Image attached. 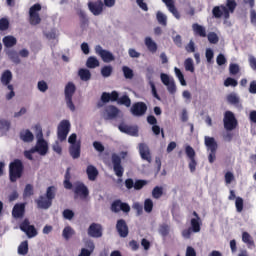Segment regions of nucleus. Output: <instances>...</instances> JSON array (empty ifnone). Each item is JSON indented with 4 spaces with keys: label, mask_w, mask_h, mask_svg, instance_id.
Masks as SVG:
<instances>
[{
    "label": "nucleus",
    "mask_w": 256,
    "mask_h": 256,
    "mask_svg": "<svg viewBox=\"0 0 256 256\" xmlns=\"http://www.w3.org/2000/svg\"><path fill=\"white\" fill-rule=\"evenodd\" d=\"M235 9H237V1L235 0H226V5L215 6L212 9V15L215 19H229L231 17V13H235Z\"/></svg>",
    "instance_id": "f257e3e1"
},
{
    "label": "nucleus",
    "mask_w": 256,
    "mask_h": 256,
    "mask_svg": "<svg viewBox=\"0 0 256 256\" xmlns=\"http://www.w3.org/2000/svg\"><path fill=\"white\" fill-rule=\"evenodd\" d=\"M57 193V188L55 186H50L46 190V196H39L36 200L38 209H49L53 205V199H55Z\"/></svg>",
    "instance_id": "f03ea898"
},
{
    "label": "nucleus",
    "mask_w": 256,
    "mask_h": 256,
    "mask_svg": "<svg viewBox=\"0 0 256 256\" xmlns=\"http://www.w3.org/2000/svg\"><path fill=\"white\" fill-rule=\"evenodd\" d=\"M25 167L23 166V162L14 161L9 165V180L11 183H17L18 179L23 177V170Z\"/></svg>",
    "instance_id": "7ed1b4c3"
},
{
    "label": "nucleus",
    "mask_w": 256,
    "mask_h": 256,
    "mask_svg": "<svg viewBox=\"0 0 256 256\" xmlns=\"http://www.w3.org/2000/svg\"><path fill=\"white\" fill-rule=\"evenodd\" d=\"M77 87L73 82H68L64 89L65 102L70 111H75V104H73V95H75Z\"/></svg>",
    "instance_id": "20e7f679"
},
{
    "label": "nucleus",
    "mask_w": 256,
    "mask_h": 256,
    "mask_svg": "<svg viewBox=\"0 0 256 256\" xmlns=\"http://www.w3.org/2000/svg\"><path fill=\"white\" fill-rule=\"evenodd\" d=\"M204 144L207 148V151H210L208 161H215L218 147L217 141H215V138L213 137L205 136Z\"/></svg>",
    "instance_id": "39448f33"
},
{
    "label": "nucleus",
    "mask_w": 256,
    "mask_h": 256,
    "mask_svg": "<svg viewBox=\"0 0 256 256\" xmlns=\"http://www.w3.org/2000/svg\"><path fill=\"white\" fill-rule=\"evenodd\" d=\"M74 198L85 200L89 197V188L83 182H76L73 188Z\"/></svg>",
    "instance_id": "423d86ee"
},
{
    "label": "nucleus",
    "mask_w": 256,
    "mask_h": 256,
    "mask_svg": "<svg viewBox=\"0 0 256 256\" xmlns=\"http://www.w3.org/2000/svg\"><path fill=\"white\" fill-rule=\"evenodd\" d=\"M69 131H71V122L69 120H62L58 125L57 137L63 142L67 140V136L69 135Z\"/></svg>",
    "instance_id": "0eeeda50"
},
{
    "label": "nucleus",
    "mask_w": 256,
    "mask_h": 256,
    "mask_svg": "<svg viewBox=\"0 0 256 256\" xmlns=\"http://www.w3.org/2000/svg\"><path fill=\"white\" fill-rule=\"evenodd\" d=\"M41 4L36 3L32 5L29 9V23L30 25H39L41 23V16H39V11H41Z\"/></svg>",
    "instance_id": "6e6552de"
},
{
    "label": "nucleus",
    "mask_w": 256,
    "mask_h": 256,
    "mask_svg": "<svg viewBox=\"0 0 256 256\" xmlns=\"http://www.w3.org/2000/svg\"><path fill=\"white\" fill-rule=\"evenodd\" d=\"M223 123L226 131H233V129H237V118H235V114H233L231 111L225 112Z\"/></svg>",
    "instance_id": "1a4fd4ad"
},
{
    "label": "nucleus",
    "mask_w": 256,
    "mask_h": 256,
    "mask_svg": "<svg viewBox=\"0 0 256 256\" xmlns=\"http://www.w3.org/2000/svg\"><path fill=\"white\" fill-rule=\"evenodd\" d=\"M110 211H112V213H119L120 211H123V213H130L131 206H129L127 202H123L120 199H117L112 202Z\"/></svg>",
    "instance_id": "9d476101"
},
{
    "label": "nucleus",
    "mask_w": 256,
    "mask_h": 256,
    "mask_svg": "<svg viewBox=\"0 0 256 256\" xmlns=\"http://www.w3.org/2000/svg\"><path fill=\"white\" fill-rule=\"evenodd\" d=\"M160 78L163 85L167 87L170 95H175V93H177V85H175V80L173 78H170L169 75L165 73H161Z\"/></svg>",
    "instance_id": "9b49d317"
},
{
    "label": "nucleus",
    "mask_w": 256,
    "mask_h": 256,
    "mask_svg": "<svg viewBox=\"0 0 256 256\" xmlns=\"http://www.w3.org/2000/svg\"><path fill=\"white\" fill-rule=\"evenodd\" d=\"M95 53L96 55H99V57H101L104 63H111V61L115 60V56L113 55V53L109 52V50L103 49L101 45L95 46Z\"/></svg>",
    "instance_id": "f8f14e48"
},
{
    "label": "nucleus",
    "mask_w": 256,
    "mask_h": 256,
    "mask_svg": "<svg viewBox=\"0 0 256 256\" xmlns=\"http://www.w3.org/2000/svg\"><path fill=\"white\" fill-rule=\"evenodd\" d=\"M20 229L21 231L26 233L29 239H32V237H37V229H35V226L31 225V223L29 222V219H25L20 224Z\"/></svg>",
    "instance_id": "ddd939ff"
},
{
    "label": "nucleus",
    "mask_w": 256,
    "mask_h": 256,
    "mask_svg": "<svg viewBox=\"0 0 256 256\" xmlns=\"http://www.w3.org/2000/svg\"><path fill=\"white\" fill-rule=\"evenodd\" d=\"M131 113L135 117H142V115H145L147 113V104L144 102H136L131 107Z\"/></svg>",
    "instance_id": "4468645a"
},
{
    "label": "nucleus",
    "mask_w": 256,
    "mask_h": 256,
    "mask_svg": "<svg viewBox=\"0 0 256 256\" xmlns=\"http://www.w3.org/2000/svg\"><path fill=\"white\" fill-rule=\"evenodd\" d=\"M89 237H93L94 239H99L103 237V226L98 223H92L88 228Z\"/></svg>",
    "instance_id": "2eb2a0df"
},
{
    "label": "nucleus",
    "mask_w": 256,
    "mask_h": 256,
    "mask_svg": "<svg viewBox=\"0 0 256 256\" xmlns=\"http://www.w3.org/2000/svg\"><path fill=\"white\" fill-rule=\"evenodd\" d=\"M116 230L120 237L125 238L129 235V226L127 225V221L125 219H119L116 222Z\"/></svg>",
    "instance_id": "dca6fc26"
},
{
    "label": "nucleus",
    "mask_w": 256,
    "mask_h": 256,
    "mask_svg": "<svg viewBox=\"0 0 256 256\" xmlns=\"http://www.w3.org/2000/svg\"><path fill=\"white\" fill-rule=\"evenodd\" d=\"M103 7H104V4H103V1L101 0L88 3L89 11H91V13L95 16L101 15V13H103Z\"/></svg>",
    "instance_id": "f3484780"
},
{
    "label": "nucleus",
    "mask_w": 256,
    "mask_h": 256,
    "mask_svg": "<svg viewBox=\"0 0 256 256\" xmlns=\"http://www.w3.org/2000/svg\"><path fill=\"white\" fill-rule=\"evenodd\" d=\"M192 215L195 218L190 220V228L192 229L193 233H199L201 231V217L196 211H193Z\"/></svg>",
    "instance_id": "a211bd4d"
},
{
    "label": "nucleus",
    "mask_w": 256,
    "mask_h": 256,
    "mask_svg": "<svg viewBox=\"0 0 256 256\" xmlns=\"http://www.w3.org/2000/svg\"><path fill=\"white\" fill-rule=\"evenodd\" d=\"M118 129L119 131H121V133H126V135H131L132 137H137L139 130L133 126H129L125 123H121L120 125H118Z\"/></svg>",
    "instance_id": "6ab92c4d"
},
{
    "label": "nucleus",
    "mask_w": 256,
    "mask_h": 256,
    "mask_svg": "<svg viewBox=\"0 0 256 256\" xmlns=\"http://www.w3.org/2000/svg\"><path fill=\"white\" fill-rule=\"evenodd\" d=\"M101 101L102 103H109V101H112L114 103L115 101H119V92L117 91H112L111 93L109 92H103L101 95Z\"/></svg>",
    "instance_id": "aec40b11"
},
{
    "label": "nucleus",
    "mask_w": 256,
    "mask_h": 256,
    "mask_svg": "<svg viewBox=\"0 0 256 256\" xmlns=\"http://www.w3.org/2000/svg\"><path fill=\"white\" fill-rule=\"evenodd\" d=\"M119 108H117L116 106L110 105L105 109V119L106 121H111L113 119H116V117L119 116Z\"/></svg>",
    "instance_id": "412c9836"
},
{
    "label": "nucleus",
    "mask_w": 256,
    "mask_h": 256,
    "mask_svg": "<svg viewBox=\"0 0 256 256\" xmlns=\"http://www.w3.org/2000/svg\"><path fill=\"white\" fill-rule=\"evenodd\" d=\"M34 151H36V153H39V155H47V151H49L47 141L37 140L36 146L34 147Z\"/></svg>",
    "instance_id": "4be33fe9"
},
{
    "label": "nucleus",
    "mask_w": 256,
    "mask_h": 256,
    "mask_svg": "<svg viewBox=\"0 0 256 256\" xmlns=\"http://www.w3.org/2000/svg\"><path fill=\"white\" fill-rule=\"evenodd\" d=\"M139 153L141 155V159L144 161H151V152L149 151V146L145 143H141L139 145Z\"/></svg>",
    "instance_id": "5701e85b"
},
{
    "label": "nucleus",
    "mask_w": 256,
    "mask_h": 256,
    "mask_svg": "<svg viewBox=\"0 0 256 256\" xmlns=\"http://www.w3.org/2000/svg\"><path fill=\"white\" fill-rule=\"evenodd\" d=\"M25 215V204H15L12 210V216L15 219H21Z\"/></svg>",
    "instance_id": "b1692460"
},
{
    "label": "nucleus",
    "mask_w": 256,
    "mask_h": 256,
    "mask_svg": "<svg viewBox=\"0 0 256 256\" xmlns=\"http://www.w3.org/2000/svg\"><path fill=\"white\" fill-rule=\"evenodd\" d=\"M192 30L194 32V35H196L197 37H202V38L207 37V29L205 28V26L194 23L192 25Z\"/></svg>",
    "instance_id": "393cba45"
},
{
    "label": "nucleus",
    "mask_w": 256,
    "mask_h": 256,
    "mask_svg": "<svg viewBox=\"0 0 256 256\" xmlns=\"http://www.w3.org/2000/svg\"><path fill=\"white\" fill-rule=\"evenodd\" d=\"M89 181H96L99 177V170L93 165H89L86 169Z\"/></svg>",
    "instance_id": "a878e982"
},
{
    "label": "nucleus",
    "mask_w": 256,
    "mask_h": 256,
    "mask_svg": "<svg viewBox=\"0 0 256 256\" xmlns=\"http://www.w3.org/2000/svg\"><path fill=\"white\" fill-rule=\"evenodd\" d=\"M2 43L6 49H11V47H15V45H17V38L8 35L2 39Z\"/></svg>",
    "instance_id": "bb28decb"
},
{
    "label": "nucleus",
    "mask_w": 256,
    "mask_h": 256,
    "mask_svg": "<svg viewBox=\"0 0 256 256\" xmlns=\"http://www.w3.org/2000/svg\"><path fill=\"white\" fill-rule=\"evenodd\" d=\"M13 80V73H11V70H6L2 73L1 76V83L2 85H5L6 87H9V83Z\"/></svg>",
    "instance_id": "cd10ccee"
},
{
    "label": "nucleus",
    "mask_w": 256,
    "mask_h": 256,
    "mask_svg": "<svg viewBox=\"0 0 256 256\" xmlns=\"http://www.w3.org/2000/svg\"><path fill=\"white\" fill-rule=\"evenodd\" d=\"M69 153L72 159H79V157H81V144L71 145L69 148Z\"/></svg>",
    "instance_id": "c85d7f7f"
},
{
    "label": "nucleus",
    "mask_w": 256,
    "mask_h": 256,
    "mask_svg": "<svg viewBox=\"0 0 256 256\" xmlns=\"http://www.w3.org/2000/svg\"><path fill=\"white\" fill-rule=\"evenodd\" d=\"M242 241L249 249H251V247H255V240H253V236L249 234V232L242 233Z\"/></svg>",
    "instance_id": "c756f323"
},
{
    "label": "nucleus",
    "mask_w": 256,
    "mask_h": 256,
    "mask_svg": "<svg viewBox=\"0 0 256 256\" xmlns=\"http://www.w3.org/2000/svg\"><path fill=\"white\" fill-rule=\"evenodd\" d=\"M144 43L148 49V51H150V53H157V43H155V41H153V39L151 37H146L144 40Z\"/></svg>",
    "instance_id": "7c9ffc66"
},
{
    "label": "nucleus",
    "mask_w": 256,
    "mask_h": 256,
    "mask_svg": "<svg viewBox=\"0 0 256 256\" xmlns=\"http://www.w3.org/2000/svg\"><path fill=\"white\" fill-rule=\"evenodd\" d=\"M6 54L8 55L12 63H15L16 65H19V63H21V58H19V54L16 50H8Z\"/></svg>",
    "instance_id": "2f4dec72"
},
{
    "label": "nucleus",
    "mask_w": 256,
    "mask_h": 256,
    "mask_svg": "<svg viewBox=\"0 0 256 256\" xmlns=\"http://www.w3.org/2000/svg\"><path fill=\"white\" fill-rule=\"evenodd\" d=\"M113 169L115 175L118 177H123V173H125V168L121 165V161H113Z\"/></svg>",
    "instance_id": "473e14b6"
},
{
    "label": "nucleus",
    "mask_w": 256,
    "mask_h": 256,
    "mask_svg": "<svg viewBox=\"0 0 256 256\" xmlns=\"http://www.w3.org/2000/svg\"><path fill=\"white\" fill-rule=\"evenodd\" d=\"M20 138L22 139V141H24V143H31L33 142V139H35V136L31 132V130H25L24 133H20Z\"/></svg>",
    "instance_id": "72a5a7b5"
},
{
    "label": "nucleus",
    "mask_w": 256,
    "mask_h": 256,
    "mask_svg": "<svg viewBox=\"0 0 256 256\" xmlns=\"http://www.w3.org/2000/svg\"><path fill=\"white\" fill-rule=\"evenodd\" d=\"M88 249H90V250H88ZM88 249L82 248L81 252L78 256H91V253H93V251H95V244L93 242H89Z\"/></svg>",
    "instance_id": "f704fd0d"
},
{
    "label": "nucleus",
    "mask_w": 256,
    "mask_h": 256,
    "mask_svg": "<svg viewBox=\"0 0 256 256\" xmlns=\"http://www.w3.org/2000/svg\"><path fill=\"white\" fill-rule=\"evenodd\" d=\"M81 81H89L91 79V71L85 68H81L78 72Z\"/></svg>",
    "instance_id": "c9c22d12"
},
{
    "label": "nucleus",
    "mask_w": 256,
    "mask_h": 256,
    "mask_svg": "<svg viewBox=\"0 0 256 256\" xmlns=\"http://www.w3.org/2000/svg\"><path fill=\"white\" fill-rule=\"evenodd\" d=\"M86 67H88V69H95L96 67H99V60L95 56H90L87 59Z\"/></svg>",
    "instance_id": "e433bc0d"
},
{
    "label": "nucleus",
    "mask_w": 256,
    "mask_h": 256,
    "mask_svg": "<svg viewBox=\"0 0 256 256\" xmlns=\"http://www.w3.org/2000/svg\"><path fill=\"white\" fill-rule=\"evenodd\" d=\"M27 253H29V242L25 240L18 246V254L27 255Z\"/></svg>",
    "instance_id": "4c0bfd02"
},
{
    "label": "nucleus",
    "mask_w": 256,
    "mask_h": 256,
    "mask_svg": "<svg viewBox=\"0 0 256 256\" xmlns=\"http://www.w3.org/2000/svg\"><path fill=\"white\" fill-rule=\"evenodd\" d=\"M74 234H75V230L71 226H66L63 229L62 237H64L66 241H69V239H71V237H73Z\"/></svg>",
    "instance_id": "58836bf2"
},
{
    "label": "nucleus",
    "mask_w": 256,
    "mask_h": 256,
    "mask_svg": "<svg viewBox=\"0 0 256 256\" xmlns=\"http://www.w3.org/2000/svg\"><path fill=\"white\" fill-rule=\"evenodd\" d=\"M185 71H189L190 73H195V64L193 63V58H187L184 61Z\"/></svg>",
    "instance_id": "ea45409f"
},
{
    "label": "nucleus",
    "mask_w": 256,
    "mask_h": 256,
    "mask_svg": "<svg viewBox=\"0 0 256 256\" xmlns=\"http://www.w3.org/2000/svg\"><path fill=\"white\" fill-rule=\"evenodd\" d=\"M174 72L177 79L180 81V85H182L183 87L187 86V81H185V76L183 75V72H181V69L175 67Z\"/></svg>",
    "instance_id": "a19ab883"
},
{
    "label": "nucleus",
    "mask_w": 256,
    "mask_h": 256,
    "mask_svg": "<svg viewBox=\"0 0 256 256\" xmlns=\"http://www.w3.org/2000/svg\"><path fill=\"white\" fill-rule=\"evenodd\" d=\"M157 21L162 27H167V16L163 12L158 11L156 14Z\"/></svg>",
    "instance_id": "79ce46f5"
},
{
    "label": "nucleus",
    "mask_w": 256,
    "mask_h": 256,
    "mask_svg": "<svg viewBox=\"0 0 256 256\" xmlns=\"http://www.w3.org/2000/svg\"><path fill=\"white\" fill-rule=\"evenodd\" d=\"M170 231H171V226H169L168 224L164 223L159 226V233L162 237H167Z\"/></svg>",
    "instance_id": "37998d69"
},
{
    "label": "nucleus",
    "mask_w": 256,
    "mask_h": 256,
    "mask_svg": "<svg viewBox=\"0 0 256 256\" xmlns=\"http://www.w3.org/2000/svg\"><path fill=\"white\" fill-rule=\"evenodd\" d=\"M206 37L211 45H217V43H219V36L215 32L206 34Z\"/></svg>",
    "instance_id": "c03bdc74"
},
{
    "label": "nucleus",
    "mask_w": 256,
    "mask_h": 256,
    "mask_svg": "<svg viewBox=\"0 0 256 256\" xmlns=\"http://www.w3.org/2000/svg\"><path fill=\"white\" fill-rule=\"evenodd\" d=\"M226 99L230 105H239V96H237L235 93L228 94Z\"/></svg>",
    "instance_id": "a18cd8bd"
},
{
    "label": "nucleus",
    "mask_w": 256,
    "mask_h": 256,
    "mask_svg": "<svg viewBox=\"0 0 256 256\" xmlns=\"http://www.w3.org/2000/svg\"><path fill=\"white\" fill-rule=\"evenodd\" d=\"M118 105H124L125 107H131V98L127 95H123L118 98Z\"/></svg>",
    "instance_id": "49530a36"
},
{
    "label": "nucleus",
    "mask_w": 256,
    "mask_h": 256,
    "mask_svg": "<svg viewBox=\"0 0 256 256\" xmlns=\"http://www.w3.org/2000/svg\"><path fill=\"white\" fill-rule=\"evenodd\" d=\"M152 197L154 199H161L163 197V187L155 186L152 190Z\"/></svg>",
    "instance_id": "de8ad7c7"
},
{
    "label": "nucleus",
    "mask_w": 256,
    "mask_h": 256,
    "mask_svg": "<svg viewBox=\"0 0 256 256\" xmlns=\"http://www.w3.org/2000/svg\"><path fill=\"white\" fill-rule=\"evenodd\" d=\"M185 154L190 161H195V149H193V147L187 145L185 147Z\"/></svg>",
    "instance_id": "09e8293b"
},
{
    "label": "nucleus",
    "mask_w": 256,
    "mask_h": 256,
    "mask_svg": "<svg viewBox=\"0 0 256 256\" xmlns=\"http://www.w3.org/2000/svg\"><path fill=\"white\" fill-rule=\"evenodd\" d=\"M79 17H80V27L82 28L87 27V25H89V19L87 18V15L85 14V12L80 11Z\"/></svg>",
    "instance_id": "8fccbe9b"
},
{
    "label": "nucleus",
    "mask_w": 256,
    "mask_h": 256,
    "mask_svg": "<svg viewBox=\"0 0 256 256\" xmlns=\"http://www.w3.org/2000/svg\"><path fill=\"white\" fill-rule=\"evenodd\" d=\"M238 85L239 82H237V80L232 77H228L224 81V87H237Z\"/></svg>",
    "instance_id": "3c124183"
},
{
    "label": "nucleus",
    "mask_w": 256,
    "mask_h": 256,
    "mask_svg": "<svg viewBox=\"0 0 256 256\" xmlns=\"http://www.w3.org/2000/svg\"><path fill=\"white\" fill-rule=\"evenodd\" d=\"M243 206H244L243 198H241L239 196L236 197L235 207H236L237 213H242L243 212Z\"/></svg>",
    "instance_id": "603ef678"
},
{
    "label": "nucleus",
    "mask_w": 256,
    "mask_h": 256,
    "mask_svg": "<svg viewBox=\"0 0 256 256\" xmlns=\"http://www.w3.org/2000/svg\"><path fill=\"white\" fill-rule=\"evenodd\" d=\"M113 73V66H104L101 69L102 77H111Z\"/></svg>",
    "instance_id": "864d4df0"
},
{
    "label": "nucleus",
    "mask_w": 256,
    "mask_h": 256,
    "mask_svg": "<svg viewBox=\"0 0 256 256\" xmlns=\"http://www.w3.org/2000/svg\"><path fill=\"white\" fill-rule=\"evenodd\" d=\"M144 211L146 213H151L153 211V200H151V198H147L144 201Z\"/></svg>",
    "instance_id": "5fc2aeb1"
},
{
    "label": "nucleus",
    "mask_w": 256,
    "mask_h": 256,
    "mask_svg": "<svg viewBox=\"0 0 256 256\" xmlns=\"http://www.w3.org/2000/svg\"><path fill=\"white\" fill-rule=\"evenodd\" d=\"M11 129V122L9 120H0V131H9Z\"/></svg>",
    "instance_id": "6e6d98bb"
},
{
    "label": "nucleus",
    "mask_w": 256,
    "mask_h": 256,
    "mask_svg": "<svg viewBox=\"0 0 256 256\" xmlns=\"http://www.w3.org/2000/svg\"><path fill=\"white\" fill-rule=\"evenodd\" d=\"M241 71V68L238 66V64L231 63L229 65V73L230 75H237Z\"/></svg>",
    "instance_id": "4d7b16f0"
},
{
    "label": "nucleus",
    "mask_w": 256,
    "mask_h": 256,
    "mask_svg": "<svg viewBox=\"0 0 256 256\" xmlns=\"http://www.w3.org/2000/svg\"><path fill=\"white\" fill-rule=\"evenodd\" d=\"M125 79H133V70L127 66L122 68Z\"/></svg>",
    "instance_id": "13d9d810"
},
{
    "label": "nucleus",
    "mask_w": 256,
    "mask_h": 256,
    "mask_svg": "<svg viewBox=\"0 0 256 256\" xmlns=\"http://www.w3.org/2000/svg\"><path fill=\"white\" fill-rule=\"evenodd\" d=\"M64 219H67L68 221H71V219H73V217H75V212H73V210L71 209H65L62 213Z\"/></svg>",
    "instance_id": "bf43d9fd"
},
{
    "label": "nucleus",
    "mask_w": 256,
    "mask_h": 256,
    "mask_svg": "<svg viewBox=\"0 0 256 256\" xmlns=\"http://www.w3.org/2000/svg\"><path fill=\"white\" fill-rule=\"evenodd\" d=\"M145 185H147V181L146 180H136L134 183V189L136 191H141V189L143 187H145Z\"/></svg>",
    "instance_id": "052dcab7"
},
{
    "label": "nucleus",
    "mask_w": 256,
    "mask_h": 256,
    "mask_svg": "<svg viewBox=\"0 0 256 256\" xmlns=\"http://www.w3.org/2000/svg\"><path fill=\"white\" fill-rule=\"evenodd\" d=\"M38 90L41 91V93H45L47 89H49V85H47V82L45 80H41L38 82Z\"/></svg>",
    "instance_id": "680f3d73"
},
{
    "label": "nucleus",
    "mask_w": 256,
    "mask_h": 256,
    "mask_svg": "<svg viewBox=\"0 0 256 256\" xmlns=\"http://www.w3.org/2000/svg\"><path fill=\"white\" fill-rule=\"evenodd\" d=\"M9 29V20L6 18L0 19V31H7Z\"/></svg>",
    "instance_id": "e2e57ef3"
},
{
    "label": "nucleus",
    "mask_w": 256,
    "mask_h": 256,
    "mask_svg": "<svg viewBox=\"0 0 256 256\" xmlns=\"http://www.w3.org/2000/svg\"><path fill=\"white\" fill-rule=\"evenodd\" d=\"M216 63L219 65V67H221L227 63V58H225V55L219 54L216 58Z\"/></svg>",
    "instance_id": "0e129e2a"
},
{
    "label": "nucleus",
    "mask_w": 256,
    "mask_h": 256,
    "mask_svg": "<svg viewBox=\"0 0 256 256\" xmlns=\"http://www.w3.org/2000/svg\"><path fill=\"white\" fill-rule=\"evenodd\" d=\"M33 195V185L27 184L24 189V197H31Z\"/></svg>",
    "instance_id": "69168bd1"
},
{
    "label": "nucleus",
    "mask_w": 256,
    "mask_h": 256,
    "mask_svg": "<svg viewBox=\"0 0 256 256\" xmlns=\"http://www.w3.org/2000/svg\"><path fill=\"white\" fill-rule=\"evenodd\" d=\"M132 207L138 216L143 215V205H141L139 202H135Z\"/></svg>",
    "instance_id": "338daca9"
},
{
    "label": "nucleus",
    "mask_w": 256,
    "mask_h": 256,
    "mask_svg": "<svg viewBox=\"0 0 256 256\" xmlns=\"http://www.w3.org/2000/svg\"><path fill=\"white\" fill-rule=\"evenodd\" d=\"M248 63L251 67V69H253V71H256V58L253 55H250L248 58Z\"/></svg>",
    "instance_id": "774afa93"
}]
</instances>
